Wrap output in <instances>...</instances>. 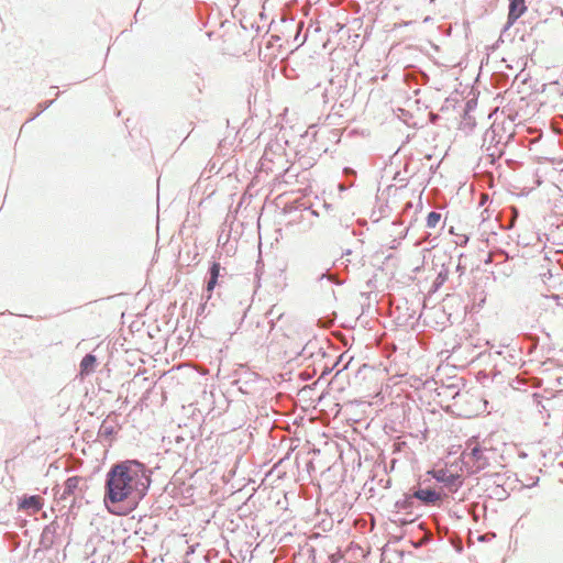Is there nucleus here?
<instances>
[{
    "label": "nucleus",
    "instance_id": "obj_1",
    "mask_svg": "<svg viewBox=\"0 0 563 563\" xmlns=\"http://www.w3.org/2000/svg\"><path fill=\"white\" fill-rule=\"evenodd\" d=\"M148 478L144 465L137 461H125L114 465L108 473L107 503L117 506L131 497H141L147 488Z\"/></svg>",
    "mask_w": 563,
    "mask_h": 563
},
{
    "label": "nucleus",
    "instance_id": "obj_2",
    "mask_svg": "<svg viewBox=\"0 0 563 563\" xmlns=\"http://www.w3.org/2000/svg\"><path fill=\"white\" fill-rule=\"evenodd\" d=\"M486 449L482 448L476 439H471L466 449L462 453V457L466 465H470L473 472L481 471L488 465V459L485 455Z\"/></svg>",
    "mask_w": 563,
    "mask_h": 563
},
{
    "label": "nucleus",
    "instance_id": "obj_3",
    "mask_svg": "<svg viewBox=\"0 0 563 563\" xmlns=\"http://www.w3.org/2000/svg\"><path fill=\"white\" fill-rule=\"evenodd\" d=\"M429 474L438 482L443 483L451 492H456L462 485L461 476L451 473L448 468L433 470L430 471Z\"/></svg>",
    "mask_w": 563,
    "mask_h": 563
},
{
    "label": "nucleus",
    "instance_id": "obj_4",
    "mask_svg": "<svg viewBox=\"0 0 563 563\" xmlns=\"http://www.w3.org/2000/svg\"><path fill=\"white\" fill-rule=\"evenodd\" d=\"M427 505H437L442 500V494L434 489H418L412 495Z\"/></svg>",
    "mask_w": 563,
    "mask_h": 563
},
{
    "label": "nucleus",
    "instance_id": "obj_5",
    "mask_svg": "<svg viewBox=\"0 0 563 563\" xmlns=\"http://www.w3.org/2000/svg\"><path fill=\"white\" fill-rule=\"evenodd\" d=\"M526 11L525 0H509L508 23L514 24Z\"/></svg>",
    "mask_w": 563,
    "mask_h": 563
},
{
    "label": "nucleus",
    "instance_id": "obj_6",
    "mask_svg": "<svg viewBox=\"0 0 563 563\" xmlns=\"http://www.w3.org/2000/svg\"><path fill=\"white\" fill-rule=\"evenodd\" d=\"M43 507L42 498L40 496H30L23 498L19 504L20 510L31 511L32 514L38 512Z\"/></svg>",
    "mask_w": 563,
    "mask_h": 563
},
{
    "label": "nucleus",
    "instance_id": "obj_7",
    "mask_svg": "<svg viewBox=\"0 0 563 563\" xmlns=\"http://www.w3.org/2000/svg\"><path fill=\"white\" fill-rule=\"evenodd\" d=\"M220 271H221L220 263H218V262L212 263V265L210 267V279L207 283L208 298H211V294H212L213 289L216 288V286L218 285V278L220 275Z\"/></svg>",
    "mask_w": 563,
    "mask_h": 563
},
{
    "label": "nucleus",
    "instance_id": "obj_8",
    "mask_svg": "<svg viewBox=\"0 0 563 563\" xmlns=\"http://www.w3.org/2000/svg\"><path fill=\"white\" fill-rule=\"evenodd\" d=\"M97 358L92 354H87L80 362V374L88 375L95 371Z\"/></svg>",
    "mask_w": 563,
    "mask_h": 563
},
{
    "label": "nucleus",
    "instance_id": "obj_9",
    "mask_svg": "<svg viewBox=\"0 0 563 563\" xmlns=\"http://www.w3.org/2000/svg\"><path fill=\"white\" fill-rule=\"evenodd\" d=\"M79 482H80V478L77 477V476H73V477H69L66 482H65V489H64V494L65 495H74L75 490L78 488L79 486Z\"/></svg>",
    "mask_w": 563,
    "mask_h": 563
},
{
    "label": "nucleus",
    "instance_id": "obj_10",
    "mask_svg": "<svg viewBox=\"0 0 563 563\" xmlns=\"http://www.w3.org/2000/svg\"><path fill=\"white\" fill-rule=\"evenodd\" d=\"M440 220L441 214L435 211H432L427 217V227L433 229L439 224Z\"/></svg>",
    "mask_w": 563,
    "mask_h": 563
},
{
    "label": "nucleus",
    "instance_id": "obj_11",
    "mask_svg": "<svg viewBox=\"0 0 563 563\" xmlns=\"http://www.w3.org/2000/svg\"><path fill=\"white\" fill-rule=\"evenodd\" d=\"M111 512L113 514H117V515H124L125 511H119L117 508H109Z\"/></svg>",
    "mask_w": 563,
    "mask_h": 563
}]
</instances>
